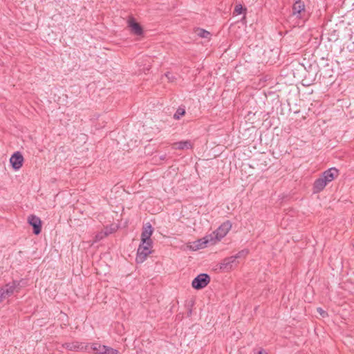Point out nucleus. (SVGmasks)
I'll return each instance as SVG.
<instances>
[{
    "instance_id": "obj_1",
    "label": "nucleus",
    "mask_w": 354,
    "mask_h": 354,
    "mask_svg": "<svg viewBox=\"0 0 354 354\" xmlns=\"http://www.w3.org/2000/svg\"><path fill=\"white\" fill-rule=\"evenodd\" d=\"M339 170L335 167H331L322 173V176L317 178L313 187V192L314 194L321 192L327 184L339 176Z\"/></svg>"
},
{
    "instance_id": "obj_2",
    "label": "nucleus",
    "mask_w": 354,
    "mask_h": 354,
    "mask_svg": "<svg viewBox=\"0 0 354 354\" xmlns=\"http://www.w3.org/2000/svg\"><path fill=\"white\" fill-rule=\"evenodd\" d=\"M232 228V223L227 221L223 223L215 231L209 234L212 238L214 245L221 241L229 232Z\"/></svg>"
},
{
    "instance_id": "obj_3",
    "label": "nucleus",
    "mask_w": 354,
    "mask_h": 354,
    "mask_svg": "<svg viewBox=\"0 0 354 354\" xmlns=\"http://www.w3.org/2000/svg\"><path fill=\"white\" fill-rule=\"evenodd\" d=\"M152 243L150 242H142L140 244L138 250L136 261L138 263H143L149 254L151 253Z\"/></svg>"
},
{
    "instance_id": "obj_4",
    "label": "nucleus",
    "mask_w": 354,
    "mask_h": 354,
    "mask_svg": "<svg viewBox=\"0 0 354 354\" xmlns=\"http://www.w3.org/2000/svg\"><path fill=\"white\" fill-rule=\"evenodd\" d=\"M209 282V276L207 274L202 273L193 279L192 286L194 289L200 290L206 287Z\"/></svg>"
},
{
    "instance_id": "obj_5",
    "label": "nucleus",
    "mask_w": 354,
    "mask_h": 354,
    "mask_svg": "<svg viewBox=\"0 0 354 354\" xmlns=\"http://www.w3.org/2000/svg\"><path fill=\"white\" fill-rule=\"evenodd\" d=\"M212 238L209 234L206 235L202 239H198L196 241L192 243V244L189 246V249L194 251L205 248L208 245H214L212 242Z\"/></svg>"
},
{
    "instance_id": "obj_6",
    "label": "nucleus",
    "mask_w": 354,
    "mask_h": 354,
    "mask_svg": "<svg viewBox=\"0 0 354 354\" xmlns=\"http://www.w3.org/2000/svg\"><path fill=\"white\" fill-rule=\"evenodd\" d=\"M305 4L301 0H297L292 6V16L298 19L305 18Z\"/></svg>"
},
{
    "instance_id": "obj_7",
    "label": "nucleus",
    "mask_w": 354,
    "mask_h": 354,
    "mask_svg": "<svg viewBox=\"0 0 354 354\" xmlns=\"http://www.w3.org/2000/svg\"><path fill=\"white\" fill-rule=\"evenodd\" d=\"M17 287L15 282L12 283L6 284L5 286L0 288V303L5 299L10 297L13 295L15 290Z\"/></svg>"
},
{
    "instance_id": "obj_8",
    "label": "nucleus",
    "mask_w": 354,
    "mask_h": 354,
    "mask_svg": "<svg viewBox=\"0 0 354 354\" xmlns=\"http://www.w3.org/2000/svg\"><path fill=\"white\" fill-rule=\"evenodd\" d=\"M28 223L32 226L35 234H39L41 230V221L40 218L35 215H30L28 218Z\"/></svg>"
},
{
    "instance_id": "obj_9",
    "label": "nucleus",
    "mask_w": 354,
    "mask_h": 354,
    "mask_svg": "<svg viewBox=\"0 0 354 354\" xmlns=\"http://www.w3.org/2000/svg\"><path fill=\"white\" fill-rule=\"evenodd\" d=\"M153 232V227L149 223H147L142 229L141 234V241L142 242H150L152 243L151 236Z\"/></svg>"
},
{
    "instance_id": "obj_10",
    "label": "nucleus",
    "mask_w": 354,
    "mask_h": 354,
    "mask_svg": "<svg viewBox=\"0 0 354 354\" xmlns=\"http://www.w3.org/2000/svg\"><path fill=\"white\" fill-rule=\"evenodd\" d=\"M237 265L236 257L231 256L223 259L221 263L220 268L223 270H230Z\"/></svg>"
},
{
    "instance_id": "obj_11",
    "label": "nucleus",
    "mask_w": 354,
    "mask_h": 354,
    "mask_svg": "<svg viewBox=\"0 0 354 354\" xmlns=\"http://www.w3.org/2000/svg\"><path fill=\"white\" fill-rule=\"evenodd\" d=\"M128 26L131 29L133 34L137 36H140L143 33L142 26L135 21L133 18H130L128 21Z\"/></svg>"
},
{
    "instance_id": "obj_12",
    "label": "nucleus",
    "mask_w": 354,
    "mask_h": 354,
    "mask_svg": "<svg viewBox=\"0 0 354 354\" xmlns=\"http://www.w3.org/2000/svg\"><path fill=\"white\" fill-rule=\"evenodd\" d=\"M65 347L70 351H87L88 344H84L78 342L65 344Z\"/></svg>"
},
{
    "instance_id": "obj_13",
    "label": "nucleus",
    "mask_w": 354,
    "mask_h": 354,
    "mask_svg": "<svg viewBox=\"0 0 354 354\" xmlns=\"http://www.w3.org/2000/svg\"><path fill=\"white\" fill-rule=\"evenodd\" d=\"M193 143L191 140H182L175 142L172 145V148L176 149H192Z\"/></svg>"
},
{
    "instance_id": "obj_14",
    "label": "nucleus",
    "mask_w": 354,
    "mask_h": 354,
    "mask_svg": "<svg viewBox=\"0 0 354 354\" xmlns=\"http://www.w3.org/2000/svg\"><path fill=\"white\" fill-rule=\"evenodd\" d=\"M10 162L15 170H18L23 165L24 156H10Z\"/></svg>"
},
{
    "instance_id": "obj_15",
    "label": "nucleus",
    "mask_w": 354,
    "mask_h": 354,
    "mask_svg": "<svg viewBox=\"0 0 354 354\" xmlns=\"http://www.w3.org/2000/svg\"><path fill=\"white\" fill-rule=\"evenodd\" d=\"M104 345H101L98 343H93L91 346L88 345V350L86 351L90 352L89 349H91L95 353L102 354Z\"/></svg>"
},
{
    "instance_id": "obj_16",
    "label": "nucleus",
    "mask_w": 354,
    "mask_h": 354,
    "mask_svg": "<svg viewBox=\"0 0 354 354\" xmlns=\"http://www.w3.org/2000/svg\"><path fill=\"white\" fill-rule=\"evenodd\" d=\"M102 354H119V351L104 345Z\"/></svg>"
},
{
    "instance_id": "obj_17",
    "label": "nucleus",
    "mask_w": 354,
    "mask_h": 354,
    "mask_svg": "<svg viewBox=\"0 0 354 354\" xmlns=\"http://www.w3.org/2000/svg\"><path fill=\"white\" fill-rule=\"evenodd\" d=\"M185 114V110L184 109L180 107L177 109L176 112L175 113V114L174 115V118L176 120H178L180 118V117H182Z\"/></svg>"
},
{
    "instance_id": "obj_18",
    "label": "nucleus",
    "mask_w": 354,
    "mask_h": 354,
    "mask_svg": "<svg viewBox=\"0 0 354 354\" xmlns=\"http://www.w3.org/2000/svg\"><path fill=\"white\" fill-rule=\"evenodd\" d=\"M248 254V250H243L241 251H239L236 255H234V257H236V259L239 258H245Z\"/></svg>"
},
{
    "instance_id": "obj_19",
    "label": "nucleus",
    "mask_w": 354,
    "mask_h": 354,
    "mask_svg": "<svg viewBox=\"0 0 354 354\" xmlns=\"http://www.w3.org/2000/svg\"><path fill=\"white\" fill-rule=\"evenodd\" d=\"M198 35L202 38H208L210 35L209 32L204 30V29H199Z\"/></svg>"
},
{
    "instance_id": "obj_20",
    "label": "nucleus",
    "mask_w": 354,
    "mask_h": 354,
    "mask_svg": "<svg viewBox=\"0 0 354 354\" xmlns=\"http://www.w3.org/2000/svg\"><path fill=\"white\" fill-rule=\"evenodd\" d=\"M106 236V232H104V230L98 232L96 235H95V241H99L102 239H103L104 238H105Z\"/></svg>"
},
{
    "instance_id": "obj_21",
    "label": "nucleus",
    "mask_w": 354,
    "mask_h": 354,
    "mask_svg": "<svg viewBox=\"0 0 354 354\" xmlns=\"http://www.w3.org/2000/svg\"><path fill=\"white\" fill-rule=\"evenodd\" d=\"M243 8L241 4H237L235 6L234 10V14L235 15H241L243 12Z\"/></svg>"
},
{
    "instance_id": "obj_22",
    "label": "nucleus",
    "mask_w": 354,
    "mask_h": 354,
    "mask_svg": "<svg viewBox=\"0 0 354 354\" xmlns=\"http://www.w3.org/2000/svg\"><path fill=\"white\" fill-rule=\"evenodd\" d=\"M103 230L104 232H106V236H107L108 235L112 234L113 232L115 231V227L111 226L106 227Z\"/></svg>"
},
{
    "instance_id": "obj_23",
    "label": "nucleus",
    "mask_w": 354,
    "mask_h": 354,
    "mask_svg": "<svg viewBox=\"0 0 354 354\" xmlns=\"http://www.w3.org/2000/svg\"><path fill=\"white\" fill-rule=\"evenodd\" d=\"M317 311L322 317H325L328 315L327 313L325 310H324L322 308H317Z\"/></svg>"
},
{
    "instance_id": "obj_24",
    "label": "nucleus",
    "mask_w": 354,
    "mask_h": 354,
    "mask_svg": "<svg viewBox=\"0 0 354 354\" xmlns=\"http://www.w3.org/2000/svg\"><path fill=\"white\" fill-rule=\"evenodd\" d=\"M165 76L167 77V78L168 79V80L169 82H174L176 78L174 77V75H173L171 73L169 72H167V73H165Z\"/></svg>"
},
{
    "instance_id": "obj_25",
    "label": "nucleus",
    "mask_w": 354,
    "mask_h": 354,
    "mask_svg": "<svg viewBox=\"0 0 354 354\" xmlns=\"http://www.w3.org/2000/svg\"><path fill=\"white\" fill-rule=\"evenodd\" d=\"M258 354H267L263 349H261L258 351Z\"/></svg>"
},
{
    "instance_id": "obj_26",
    "label": "nucleus",
    "mask_w": 354,
    "mask_h": 354,
    "mask_svg": "<svg viewBox=\"0 0 354 354\" xmlns=\"http://www.w3.org/2000/svg\"><path fill=\"white\" fill-rule=\"evenodd\" d=\"M12 155H17V156H19V155H21V152L17 151H15L13 152V153Z\"/></svg>"
}]
</instances>
